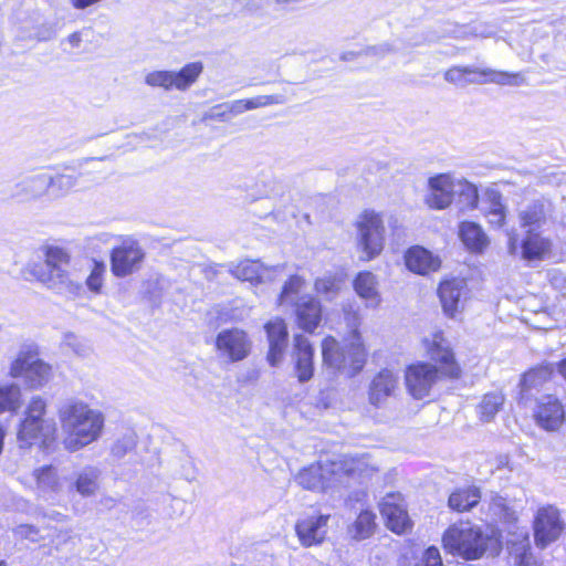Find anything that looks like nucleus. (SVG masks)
Segmentation results:
<instances>
[{
	"instance_id": "nucleus-39",
	"label": "nucleus",
	"mask_w": 566,
	"mask_h": 566,
	"mask_svg": "<svg viewBox=\"0 0 566 566\" xmlns=\"http://www.w3.org/2000/svg\"><path fill=\"white\" fill-rule=\"evenodd\" d=\"M455 195L459 197V203L461 205L462 209L472 210L478 207V188L468 180L458 178Z\"/></svg>"
},
{
	"instance_id": "nucleus-6",
	"label": "nucleus",
	"mask_w": 566,
	"mask_h": 566,
	"mask_svg": "<svg viewBox=\"0 0 566 566\" xmlns=\"http://www.w3.org/2000/svg\"><path fill=\"white\" fill-rule=\"evenodd\" d=\"M46 400L41 396H33L27 405L23 418L18 429V440L23 446L36 442L48 447L56 434V423L53 418H46Z\"/></svg>"
},
{
	"instance_id": "nucleus-2",
	"label": "nucleus",
	"mask_w": 566,
	"mask_h": 566,
	"mask_svg": "<svg viewBox=\"0 0 566 566\" xmlns=\"http://www.w3.org/2000/svg\"><path fill=\"white\" fill-rule=\"evenodd\" d=\"M344 319L350 329L348 343L342 346L337 339L327 336L322 342V356L327 367L354 377L363 370L367 361V350L358 331L363 319L359 307H345Z\"/></svg>"
},
{
	"instance_id": "nucleus-15",
	"label": "nucleus",
	"mask_w": 566,
	"mask_h": 566,
	"mask_svg": "<svg viewBox=\"0 0 566 566\" xmlns=\"http://www.w3.org/2000/svg\"><path fill=\"white\" fill-rule=\"evenodd\" d=\"M457 180L451 174H439L428 180L424 203L434 210L447 209L455 196Z\"/></svg>"
},
{
	"instance_id": "nucleus-37",
	"label": "nucleus",
	"mask_w": 566,
	"mask_h": 566,
	"mask_svg": "<svg viewBox=\"0 0 566 566\" xmlns=\"http://www.w3.org/2000/svg\"><path fill=\"white\" fill-rule=\"evenodd\" d=\"M80 175L61 172L54 176L49 175V189L53 198H62L75 189L78 185Z\"/></svg>"
},
{
	"instance_id": "nucleus-58",
	"label": "nucleus",
	"mask_w": 566,
	"mask_h": 566,
	"mask_svg": "<svg viewBox=\"0 0 566 566\" xmlns=\"http://www.w3.org/2000/svg\"><path fill=\"white\" fill-rule=\"evenodd\" d=\"M520 566H544L543 563L535 560L531 555L524 554L520 559Z\"/></svg>"
},
{
	"instance_id": "nucleus-51",
	"label": "nucleus",
	"mask_w": 566,
	"mask_h": 566,
	"mask_svg": "<svg viewBox=\"0 0 566 566\" xmlns=\"http://www.w3.org/2000/svg\"><path fill=\"white\" fill-rule=\"evenodd\" d=\"M224 103L218 104L209 108L202 116L203 120L223 119L227 118Z\"/></svg>"
},
{
	"instance_id": "nucleus-10",
	"label": "nucleus",
	"mask_w": 566,
	"mask_h": 566,
	"mask_svg": "<svg viewBox=\"0 0 566 566\" xmlns=\"http://www.w3.org/2000/svg\"><path fill=\"white\" fill-rule=\"evenodd\" d=\"M218 356L229 363L245 359L252 348L248 334L240 328H226L218 333L214 342Z\"/></svg>"
},
{
	"instance_id": "nucleus-7",
	"label": "nucleus",
	"mask_w": 566,
	"mask_h": 566,
	"mask_svg": "<svg viewBox=\"0 0 566 566\" xmlns=\"http://www.w3.org/2000/svg\"><path fill=\"white\" fill-rule=\"evenodd\" d=\"M9 375L22 378L31 389L43 387L51 377V366L39 358L38 347L24 345L11 363Z\"/></svg>"
},
{
	"instance_id": "nucleus-59",
	"label": "nucleus",
	"mask_w": 566,
	"mask_h": 566,
	"mask_svg": "<svg viewBox=\"0 0 566 566\" xmlns=\"http://www.w3.org/2000/svg\"><path fill=\"white\" fill-rule=\"evenodd\" d=\"M72 48H78L82 42V36L80 32H74L70 34L66 39Z\"/></svg>"
},
{
	"instance_id": "nucleus-38",
	"label": "nucleus",
	"mask_w": 566,
	"mask_h": 566,
	"mask_svg": "<svg viewBox=\"0 0 566 566\" xmlns=\"http://www.w3.org/2000/svg\"><path fill=\"white\" fill-rule=\"evenodd\" d=\"M22 406V391L19 385H0V413H15Z\"/></svg>"
},
{
	"instance_id": "nucleus-53",
	"label": "nucleus",
	"mask_w": 566,
	"mask_h": 566,
	"mask_svg": "<svg viewBox=\"0 0 566 566\" xmlns=\"http://www.w3.org/2000/svg\"><path fill=\"white\" fill-rule=\"evenodd\" d=\"M233 3L241 10L254 12L263 7L264 0H233Z\"/></svg>"
},
{
	"instance_id": "nucleus-52",
	"label": "nucleus",
	"mask_w": 566,
	"mask_h": 566,
	"mask_svg": "<svg viewBox=\"0 0 566 566\" xmlns=\"http://www.w3.org/2000/svg\"><path fill=\"white\" fill-rule=\"evenodd\" d=\"M424 566H442L440 552L437 547H429L423 556Z\"/></svg>"
},
{
	"instance_id": "nucleus-43",
	"label": "nucleus",
	"mask_w": 566,
	"mask_h": 566,
	"mask_svg": "<svg viewBox=\"0 0 566 566\" xmlns=\"http://www.w3.org/2000/svg\"><path fill=\"white\" fill-rule=\"evenodd\" d=\"M137 444V436L134 431H127L116 439L111 449L114 459L120 460L132 452Z\"/></svg>"
},
{
	"instance_id": "nucleus-23",
	"label": "nucleus",
	"mask_w": 566,
	"mask_h": 566,
	"mask_svg": "<svg viewBox=\"0 0 566 566\" xmlns=\"http://www.w3.org/2000/svg\"><path fill=\"white\" fill-rule=\"evenodd\" d=\"M268 342L269 352L266 360L272 367H277L283 361L284 352L287 344V327L282 318H274L268 322L264 326Z\"/></svg>"
},
{
	"instance_id": "nucleus-63",
	"label": "nucleus",
	"mask_w": 566,
	"mask_h": 566,
	"mask_svg": "<svg viewBox=\"0 0 566 566\" xmlns=\"http://www.w3.org/2000/svg\"><path fill=\"white\" fill-rule=\"evenodd\" d=\"M564 294H566V292H564Z\"/></svg>"
},
{
	"instance_id": "nucleus-14",
	"label": "nucleus",
	"mask_w": 566,
	"mask_h": 566,
	"mask_svg": "<svg viewBox=\"0 0 566 566\" xmlns=\"http://www.w3.org/2000/svg\"><path fill=\"white\" fill-rule=\"evenodd\" d=\"M379 511L390 531L401 534L411 528L405 499L400 493L386 494L379 503Z\"/></svg>"
},
{
	"instance_id": "nucleus-12",
	"label": "nucleus",
	"mask_w": 566,
	"mask_h": 566,
	"mask_svg": "<svg viewBox=\"0 0 566 566\" xmlns=\"http://www.w3.org/2000/svg\"><path fill=\"white\" fill-rule=\"evenodd\" d=\"M144 258L145 253L139 244L127 239L111 253L112 272L118 277L127 276L140 268Z\"/></svg>"
},
{
	"instance_id": "nucleus-56",
	"label": "nucleus",
	"mask_w": 566,
	"mask_h": 566,
	"mask_svg": "<svg viewBox=\"0 0 566 566\" xmlns=\"http://www.w3.org/2000/svg\"><path fill=\"white\" fill-rule=\"evenodd\" d=\"M391 52H392L391 45L386 44V43L377 45V46H370L365 50L366 55L378 56V57L385 56Z\"/></svg>"
},
{
	"instance_id": "nucleus-61",
	"label": "nucleus",
	"mask_w": 566,
	"mask_h": 566,
	"mask_svg": "<svg viewBox=\"0 0 566 566\" xmlns=\"http://www.w3.org/2000/svg\"><path fill=\"white\" fill-rule=\"evenodd\" d=\"M504 502H505L504 499L496 497V499H494V501L492 503V507L493 509L504 510L505 509V503Z\"/></svg>"
},
{
	"instance_id": "nucleus-44",
	"label": "nucleus",
	"mask_w": 566,
	"mask_h": 566,
	"mask_svg": "<svg viewBox=\"0 0 566 566\" xmlns=\"http://www.w3.org/2000/svg\"><path fill=\"white\" fill-rule=\"evenodd\" d=\"M490 198V208L486 211V217L489 219L490 224L493 227L501 228L505 221V207L501 201V196L496 191H491L489 193Z\"/></svg>"
},
{
	"instance_id": "nucleus-30",
	"label": "nucleus",
	"mask_w": 566,
	"mask_h": 566,
	"mask_svg": "<svg viewBox=\"0 0 566 566\" xmlns=\"http://www.w3.org/2000/svg\"><path fill=\"white\" fill-rule=\"evenodd\" d=\"M298 326L306 331L313 332L321 323L322 308L321 303L311 295H304L300 298V303L293 306Z\"/></svg>"
},
{
	"instance_id": "nucleus-55",
	"label": "nucleus",
	"mask_w": 566,
	"mask_h": 566,
	"mask_svg": "<svg viewBox=\"0 0 566 566\" xmlns=\"http://www.w3.org/2000/svg\"><path fill=\"white\" fill-rule=\"evenodd\" d=\"M224 107L228 116H237L245 112L243 99H237L229 103H224Z\"/></svg>"
},
{
	"instance_id": "nucleus-49",
	"label": "nucleus",
	"mask_w": 566,
	"mask_h": 566,
	"mask_svg": "<svg viewBox=\"0 0 566 566\" xmlns=\"http://www.w3.org/2000/svg\"><path fill=\"white\" fill-rule=\"evenodd\" d=\"M64 345L82 357L88 356L92 352L90 345L84 339L72 333L65 334Z\"/></svg>"
},
{
	"instance_id": "nucleus-8",
	"label": "nucleus",
	"mask_w": 566,
	"mask_h": 566,
	"mask_svg": "<svg viewBox=\"0 0 566 566\" xmlns=\"http://www.w3.org/2000/svg\"><path fill=\"white\" fill-rule=\"evenodd\" d=\"M336 468V460L318 461L302 469L295 476V481L305 490L314 492L334 491L343 486L339 471Z\"/></svg>"
},
{
	"instance_id": "nucleus-16",
	"label": "nucleus",
	"mask_w": 566,
	"mask_h": 566,
	"mask_svg": "<svg viewBox=\"0 0 566 566\" xmlns=\"http://www.w3.org/2000/svg\"><path fill=\"white\" fill-rule=\"evenodd\" d=\"M423 343L430 359L440 365L439 373L451 378L460 375V367L455 361L454 354L441 332L434 333Z\"/></svg>"
},
{
	"instance_id": "nucleus-20",
	"label": "nucleus",
	"mask_w": 566,
	"mask_h": 566,
	"mask_svg": "<svg viewBox=\"0 0 566 566\" xmlns=\"http://www.w3.org/2000/svg\"><path fill=\"white\" fill-rule=\"evenodd\" d=\"M399 388V376L390 369H381L374 376L368 386V402L381 408L390 397H394Z\"/></svg>"
},
{
	"instance_id": "nucleus-3",
	"label": "nucleus",
	"mask_w": 566,
	"mask_h": 566,
	"mask_svg": "<svg viewBox=\"0 0 566 566\" xmlns=\"http://www.w3.org/2000/svg\"><path fill=\"white\" fill-rule=\"evenodd\" d=\"M386 221L392 234L400 235L402 226L399 219L392 214L385 219L384 213L374 209H365L357 216L354 227L360 260L371 261L381 254L386 240Z\"/></svg>"
},
{
	"instance_id": "nucleus-36",
	"label": "nucleus",
	"mask_w": 566,
	"mask_h": 566,
	"mask_svg": "<svg viewBox=\"0 0 566 566\" xmlns=\"http://www.w3.org/2000/svg\"><path fill=\"white\" fill-rule=\"evenodd\" d=\"M481 500V492L475 486L459 489L449 496V506L458 512H463L475 506Z\"/></svg>"
},
{
	"instance_id": "nucleus-9",
	"label": "nucleus",
	"mask_w": 566,
	"mask_h": 566,
	"mask_svg": "<svg viewBox=\"0 0 566 566\" xmlns=\"http://www.w3.org/2000/svg\"><path fill=\"white\" fill-rule=\"evenodd\" d=\"M202 62L186 64L180 71H153L145 76V83L151 87H161L166 91L176 88L187 91L201 75Z\"/></svg>"
},
{
	"instance_id": "nucleus-60",
	"label": "nucleus",
	"mask_w": 566,
	"mask_h": 566,
	"mask_svg": "<svg viewBox=\"0 0 566 566\" xmlns=\"http://www.w3.org/2000/svg\"><path fill=\"white\" fill-rule=\"evenodd\" d=\"M98 1L99 0H72V3L76 9H84Z\"/></svg>"
},
{
	"instance_id": "nucleus-32",
	"label": "nucleus",
	"mask_w": 566,
	"mask_h": 566,
	"mask_svg": "<svg viewBox=\"0 0 566 566\" xmlns=\"http://www.w3.org/2000/svg\"><path fill=\"white\" fill-rule=\"evenodd\" d=\"M520 224L527 231H537L546 222L545 205L535 200L518 212Z\"/></svg>"
},
{
	"instance_id": "nucleus-11",
	"label": "nucleus",
	"mask_w": 566,
	"mask_h": 566,
	"mask_svg": "<svg viewBox=\"0 0 566 566\" xmlns=\"http://www.w3.org/2000/svg\"><path fill=\"white\" fill-rule=\"evenodd\" d=\"M565 530L559 510L554 505L539 507L534 520V541L537 547L545 548L556 542Z\"/></svg>"
},
{
	"instance_id": "nucleus-27",
	"label": "nucleus",
	"mask_w": 566,
	"mask_h": 566,
	"mask_svg": "<svg viewBox=\"0 0 566 566\" xmlns=\"http://www.w3.org/2000/svg\"><path fill=\"white\" fill-rule=\"evenodd\" d=\"M535 417L544 429L554 431L563 423L565 411L557 398L547 395L541 398Z\"/></svg>"
},
{
	"instance_id": "nucleus-34",
	"label": "nucleus",
	"mask_w": 566,
	"mask_h": 566,
	"mask_svg": "<svg viewBox=\"0 0 566 566\" xmlns=\"http://www.w3.org/2000/svg\"><path fill=\"white\" fill-rule=\"evenodd\" d=\"M522 243V255L526 260L542 259L551 250L549 240L543 238L537 231H527Z\"/></svg>"
},
{
	"instance_id": "nucleus-25",
	"label": "nucleus",
	"mask_w": 566,
	"mask_h": 566,
	"mask_svg": "<svg viewBox=\"0 0 566 566\" xmlns=\"http://www.w3.org/2000/svg\"><path fill=\"white\" fill-rule=\"evenodd\" d=\"M354 291L364 301L366 308L376 310L382 302L379 291V281L377 276L369 272L363 271L357 274L353 282Z\"/></svg>"
},
{
	"instance_id": "nucleus-21",
	"label": "nucleus",
	"mask_w": 566,
	"mask_h": 566,
	"mask_svg": "<svg viewBox=\"0 0 566 566\" xmlns=\"http://www.w3.org/2000/svg\"><path fill=\"white\" fill-rule=\"evenodd\" d=\"M32 478L35 483V492L38 496L45 500L54 499L62 492L65 476L61 470L52 464H45L35 468L32 471Z\"/></svg>"
},
{
	"instance_id": "nucleus-62",
	"label": "nucleus",
	"mask_w": 566,
	"mask_h": 566,
	"mask_svg": "<svg viewBox=\"0 0 566 566\" xmlns=\"http://www.w3.org/2000/svg\"><path fill=\"white\" fill-rule=\"evenodd\" d=\"M50 518L55 520V521H64V520H66V516L59 512H54L52 515H50Z\"/></svg>"
},
{
	"instance_id": "nucleus-13",
	"label": "nucleus",
	"mask_w": 566,
	"mask_h": 566,
	"mask_svg": "<svg viewBox=\"0 0 566 566\" xmlns=\"http://www.w3.org/2000/svg\"><path fill=\"white\" fill-rule=\"evenodd\" d=\"M438 379L439 369L428 363L412 364L405 373L407 390L415 399H423L429 396Z\"/></svg>"
},
{
	"instance_id": "nucleus-22",
	"label": "nucleus",
	"mask_w": 566,
	"mask_h": 566,
	"mask_svg": "<svg viewBox=\"0 0 566 566\" xmlns=\"http://www.w3.org/2000/svg\"><path fill=\"white\" fill-rule=\"evenodd\" d=\"M314 349L308 338L304 335H295L292 352L294 374L300 382H306L314 375Z\"/></svg>"
},
{
	"instance_id": "nucleus-50",
	"label": "nucleus",
	"mask_w": 566,
	"mask_h": 566,
	"mask_svg": "<svg viewBox=\"0 0 566 566\" xmlns=\"http://www.w3.org/2000/svg\"><path fill=\"white\" fill-rule=\"evenodd\" d=\"M73 538V530L72 528H60L56 530L55 535L52 538V543L56 548H60L71 542Z\"/></svg>"
},
{
	"instance_id": "nucleus-33",
	"label": "nucleus",
	"mask_w": 566,
	"mask_h": 566,
	"mask_svg": "<svg viewBox=\"0 0 566 566\" xmlns=\"http://www.w3.org/2000/svg\"><path fill=\"white\" fill-rule=\"evenodd\" d=\"M459 234L464 245L473 252H482L489 245L483 229L474 222H462Z\"/></svg>"
},
{
	"instance_id": "nucleus-47",
	"label": "nucleus",
	"mask_w": 566,
	"mask_h": 566,
	"mask_svg": "<svg viewBox=\"0 0 566 566\" xmlns=\"http://www.w3.org/2000/svg\"><path fill=\"white\" fill-rule=\"evenodd\" d=\"M245 112L251 109H256L261 107H266L270 105H276L284 103V97L282 95H260L249 99H243Z\"/></svg>"
},
{
	"instance_id": "nucleus-4",
	"label": "nucleus",
	"mask_w": 566,
	"mask_h": 566,
	"mask_svg": "<svg viewBox=\"0 0 566 566\" xmlns=\"http://www.w3.org/2000/svg\"><path fill=\"white\" fill-rule=\"evenodd\" d=\"M44 268L34 270L36 280L48 289L71 297L78 296L83 291L80 282L74 281L67 271L71 256L70 253L57 245H45L43 248Z\"/></svg>"
},
{
	"instance_id": "nucleus-29",
	"label": "nucleus",
	"mask_w": 566,
	"mask_h": 566,
	"mask_svg": "<svg viewBox=\"0 0 566 566\" xmlns=\"http://www.w3.org/2000/svg\"><path fill=\"white\" fill-rule=\"evenodd\" d=\"M405 261L411 272L420 275L436 272L441 266V260L438 255L419 245L411 247L406 252Z\"/></svg>"
},
{
	"instance_id": "nucleus-24",
	"label": "nucleus",
	"mask_w": 566,
	"mask_h": 566,
	"mask_svg": "<svg viewBox=\"0 0 566 566\" xmlns=\"http://www.w3.org/2000/svg\"><path fill=\"white\" fill-rule=\"evenodd\" d=\"M342 485L353 475L368 476L379 470L378 463L369 454L344 455L336 460Z\"/></svg>"
},
{
	"instance_id": "nucleus-28",
	"label": "nucleus",
	"mask_w": 566,
	"mask_h": 566,
	"mask_svg": "<svg viewBox=\"0 0 566 566\" xmlns=\"http://www.w3.org/2000/svg\"><path fill=\"white\" fill-rule=\"evenodd\" d=\"M49 182V174L27 176L15 184L13 197L22 201L41 199L50 193Z\"/></svg>"
},
{
	"instance_id": "nucleus-57",
	"label": "nucleus",
	"mask_w": 566,
	"mask_h": 566,
	"mask_svg": "<svg viewBox=\"0 0 566 566\" xmlns=\"http://www.w3.org/2000/svg\"><path fill=\"white\" fill-rule=\"evenodd\" d=\"M507 237H509V252L511 254H516L517 250H518V239H517V235H516V233H514L512 231V232L507 233Z\"/></svg>"
},
{
	"instance_id": "nucleus-48",
	"label": "nucleus",
	"mask_w": 566,
	"mask_h": 566,
	"mask_svg": "<svg viewBox=\"0 0 566 566\" xmlns=\"http://www.w3.org/2000/svg\"><path fill=\"white\" fill-rule=\"evenodd\" d=\"M106 272V265L103 262L94 261L93 269L86 279V285L90 291L98 293L103 285V276Z\"/></svg>"
},
{
	"instance_id": "nucleus-45",
	"label": "nucleus",
	"mask_w": 566,
	"mask_h": 566,
	"mask_svg": "<svg viewBox=\"0 0 566 566\" xmlns=\"http://www.w3.org/2000/svg\"><path fill=\"white\" fill-rule=\"evenodd\" d=\"M340 284L342 280L338 276L327 274L316 279L314 286L318 294L332 298L340 290Z\"/></svg>"
},
{
	"instance_id": "nucleus-54",
	"label": "nucleus",
	"mask_w": 566,
	"mask_h": 566,
	"mask_svg": "<svg viewBox=\"0 0 566 566\" xmlns=\"http://www.w3.org/2000/svg\"><path fill=\"white\" fill-rule=\"evenodd\" d=\"M21 537L36 542L39 539V530L32 525H20L15 530Z\"/></svg>"
},
{
	"instance_id": "nucleus-35",
	"label": "nucleus",
	"mask_w": 566,
	"mask_h": 566,
	"mask_svg": "<svg viewBox=\"0 0 566 566\" xmlns=\"http://www.w3.org/2000/svg\"><path fill=\"white\" fill-rule=\"evenodd\" d=\"M306 281L301 275L294 274L285 281L279 295L277 303L280 306H294L300 303V298L304 295L300 293L305 289Z\"/></svg>"
},
{
	"instance_id": "nucleus-18",
	"label": "nucleus",
	"mask_w": 566,
	"mask_h": 566,
	"mask_svg": "<svg viewBox=\"0 0 566 566\" xmlns=\"http://www.w3.org/2000/svg\"><path fill=\"white\" fill-rule=\"evenodd\" d=\"M329 514H310L300 517L295 524V533L302 546L319 545L327 535Z\"/></svg>"
},
{
	"instance_id": "nucleus-19",
	"label": "nucleus",
	"mask_w": 566,
	"mask_h": 566,
	"mask_svg": "<svg viewBox=\"0 0 566 566\" xmlns=\"http://www.w3.org/2000/svg\"><path fill=\"white\" fill-rule=\"evenodd\" d=\"M438 294L444 314L455 317L464 307L469 290L463 279L453 277L440 283Z\"/></svg>"
},
{
	"instance_id": "nucleus-17",
	"label": "nucleus",
	"mask_w": 566,
	"mask_h": 566,
	"mask_svg": "<svg viewBox=\"0 0 566 566\" xmlns=\"http://www.w3.org/2000/svg\"><path fill=\"white\" fill-rule=\"evenodd\" d=\"M284 270V264L265 266L258 260H245L229 269L234 277L252 284L272 282L281 276Z\"/></svg>"
},
{
	"instance_id": "nucleus-41",
	"label": "nucleus",
	"mask_w": 566,
	"mask_h": 566,
	"mask_svg": "<svg viewBox=\"0 0 566 566\" xmlns=\"http://www.w3.org/2000/svg\"><path fill=\"white\" fill-rule=\"evenodd\" d=\"M553 375L551 365H542L525 373L521 381L522 391H527L546 382Z\"/></svg>"
},
{
	"instance_id": "nucleus-46",
	"label": "nucleus",
	"mask_w": 566,
	"mask_h": 566,
	"mask_svg": "<svg viewBox=\"0 0 566 566\" xmlns=\"http://www.w3.org/2000/svg\"><path fill=\"white\" fill-rule=\"evenodd\" d=\"M473 72V66H453L444 73V80L458 86H467L468 75Z\"/></svg>"
},
{
	"instance_id": "nucleus-26",
	"label": "nucleus",
	"mask_w": 566,
	"mask_h": 566,
	"mask_svg": "<svg viewBox=\"0 0 566 566\" xmlns=\"http://www.w3.org/2000/svg\"><path fill=\"white\" fill-rule=\"evenodd\" d=\"M474 72L468 75V85H483L493 83L497 85L520 86L525 83V78L521 73H510L493 69H479L473 66Z\"/></svg>"
},
{
	"instance_id": "nucleus-40",
	"label": "nucleus",
	"mask_w": 566,
	"mask_h": 566,
	"mask_svg": "<svg viewBox=\"0 0 566 566\" xmlns=\"http://www.w3.org/2000/svg\"><path fill=\"white\" fill-rule=\"evenodd\" d=\"M376 515L368 510L361 511L353 524L350 532L356 539H365L373 535Z\"/></svg>"
},
{
	"instance_id": "nucleus-5",
	"label": "nucleus",
	"mask_w": 566,
	"mask_h": 566,
	"mask_svg": "<svg viewBox=\"0 0 566 566\" xmlns=\"http://www.w3.org/2000/svg\"><path fill=\"white\" fill-rule=\"evenodd\" d=\"M443 547L454 556L467 560L479 559L496 543L481 528L470 522L451 525L443 534Z\"/></svg>"
},
{
	"instance_id": "nucleus-1",
	"label": "nucleus",
	"mask_w": 566,
	"mask_h": 566,
	"mask_svg": "<svg viewBox=\"0 0 566 566\" xmlns=\"http://www.w3.org/2000/svg\"><path fill=\"white\" fill-rule=\"evenodd\" d=\"M57 417L64 433L63 446L70 452L84 449L103 434V412L84 400L71 398L63 401L57 409Z\"/></svg>"
},
{
	"instance_id": "nucleus-42",
	"label": "nucleus",
	"mask_w": 566,
	"mask_h": 566,
	"mask_svg": "<svg viewBox=\"0 0 566 566\" xmlns=\"http://www.w3.org/2000/svg\"><path fill=\"white\" fill-rule=\"evenodd\" d=\"M503 402L504 397L499 392L485 395L481 403L479 405L480 418L486 422L491 421L494 418V416L499 412Z\"/></svg>"
},
{
	"instance_id": "nucleus-31",
	"label": "nucleus",
	"mask_w": 566,
	"mask_h": 566,
	"mask_svg": "<svg viewBox=\"0 0 566 566\" xmlns=\"http://www.w3.org/2000/svg\"><path fill=\"white\" fill-rule=\"evenodd\" d=\"M101 470L95 465H85L75 473L71 486L83 497L95 496L99 490Z\"/></svg>"
}]
</instances>
